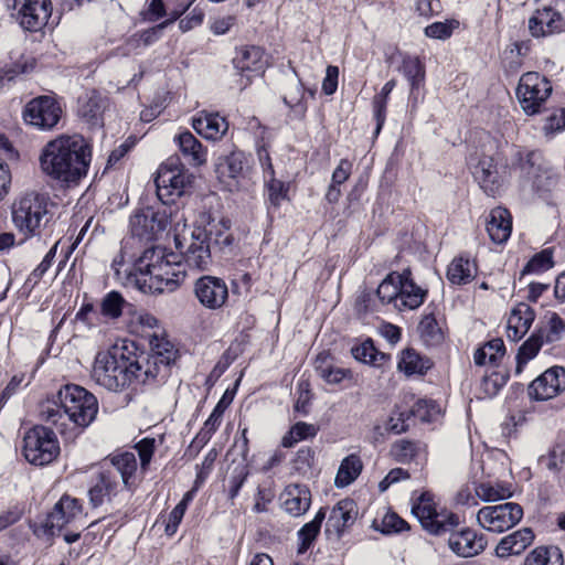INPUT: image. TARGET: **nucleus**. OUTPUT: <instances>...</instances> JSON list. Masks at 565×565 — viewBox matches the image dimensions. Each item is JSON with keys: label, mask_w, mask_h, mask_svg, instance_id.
Returning <instances> with one entry per match:
<instances>
[{"label": "nucleus", "mask_w": 565, "mask_h": 565, "mask_svg": "<svg viewBox=\"0 0 565 565\" xmlns=\"http://www.w3.org/2000/svg\"><path fill=\"white\" fill-rule=\"evenodd\" d=\"M157 351L136 353L127 345L97 353L92 371L94 381L108 391L118 392L134 382L149 384L168 376L172 358Z\"/></svg>", "instance_id": "nucleus-1"}, {"label": "nucleus", "mask_w": 565, "mask_h": 565, "mask_svg": "<svg viewBox=\"0 0 565 565\" xmlns=\"http://www.w3.org/2000/svg\"><path fill=\"white\" fill-rule=\"evenodd\" d=\"M39 160L47 178L62 188H71L86 177L92 147L81 135H61L43 147Z\"/></svg>", "instance_id": "nucleus-2"}, {"label": "nucleus", "mask_w": 565, "mask_h": 565, "mask_svg": "<svg viewBox=\"0 0 565 565\" xmlns=\"http://www.w3.org/2000/svg\"><path fill=\"white\" fill-rule=\"evenodd\" d=\"M57 401L42 409L45 420L56 427L62 435L68 423L77 428L88 427L98 413V402L94 394L83 386L66 384L57 392Z\"/></svg>", "instance_id": "nucleus-3"}, {"label": "nucleus", "mask_w": 565, "mask_h": 565, "mask_svg": "<svg viewBox=\"0 0 565 565\" xmlns=\"http://www.w3.org/2000/svg\"><path fill=\"white\" fill-rule=\"evenodd\" d=\"M171 257L175 258L173 255L166 256L159 248H148L137 259L135 270L148 277L140 286L145 292L173 291L184 279L181 264H177Z\"/></svg>", "instance_id": "nucleus-4"}, {"label": "nucleus", "mask_w": 565, "mask_h": 565, "mask_svg": "<svg viewBox=\"0 0 565 565\" xmlns=\"http://www.w3.org/2000/svg\"><path fill=\"white\" fill-rule=\"evenodd\" d=\"M46 194L30 191L21 194L11 206L12 222L19 232L26 236H36L49 222Z\"/></svg>", "instance_id": "nucleus-5"}, {"label": "nucleus", "mask_w": 565, "mask_h": 565, "mask_svg": "<svg viewBox=\"0 0 565 565\" xmlns=\"http://www.w3.org/2000/svg\"><path fill=\"white\" fill-rule=\"evenodd\" d=\"M154 183L159 200L172 204L192 188L193 175L178 157H171L159 167Z\"/></svg>", "instance_id": "nucleus-6"}, {"label": "nucleus", "mask_w": 565, "mask_h": 565, "mask_svg": "<svg viewBox=\"0 0 565 565\" xmlns=\"http://www.w3.org/2000/svg\"><path fill=\"white\" fill-rule=\"evenodd\" d=\"M60 454V445L55 433L45 426H34L23 438V455L34 466H46Z\"/></svg>", "instance_id": "nucleus-7"}, {"label": "nucleus", "mask_w": 565, "mask_h": 565, "mask_svg": "<svg viewBox=\"0 0 565 565\" xmlns=\"http://www.w3.org/2000/svg\"><path fill=\"white\" fill-rule=\"evenodd\" d=\"M62 114V106L54 95H40L24 105L22 119L35 130L51 131L57 126Z\"/></svg>", "instance_id": "nucleus-8"}, {"label": "nucleus", "mask_w": 565, "mask_h": 565, "mask_svg": "<svg viewBox=\"0 0 565 565\" xmlns=\"http://www.w3.org/2000/svg\"><path fill=\"white\" fill-rule=\"evenodd\" d=\"M551 82L537 72L524 73L516 87V97L522 110L533 116L540 114L546 99L552 94Z\"/></svg>", "instance_id": "nucleus-9"}, {"label": "nucleus", "mask_w": 565, "mask_h": 565, "mask_svg": "<svg viewBox=\"0 0 565 565\" xmlns=\"http://www.w3.org/2000/svg\"><path fill=\"white\" fill-rule=\"evenodd\" d=\"M412 513L418 519L422 526L434 535H441L454 531L459 525V516L455 513L437 512L430 492H423L412 507Z\"/></svg>", "instance_id": "nucleus-10"}, {"label": "nucleus", "mask_w": 565, "mask_h": 565, "mask_svg": "<svg viewBox=\"0 0 565 565\" xmlns=\"http://www.w3.org/2000/svg\"><path fill=\"white\" fill-rule=\"evenodd\" d=\"M207 232L195 227L190 237H175V247L184 265L191 269L207 270L213 263L211 245L206 241Z\"/></svg>", "instance_id": "nucleus-11"}, {"label": "nucleus", "mask_w": 565, "mask_h": 565, "mask_svg": "<svg viewBox=\"0 0 565 565\" xmlns=\"http://www.w3.org/2000/svg\"><path fill=\"white\" fill-rule=\"evenodd\" d=\"M521 170L524 173L522 185L525 186L526 183H530L531 190L542 198H545L558 184V174L543 160L539 151H530L526 154Z\"/></svg>", "instance_id": "nucleus-12"}, {"label": "nucleus", "mask_w": 565, "mask_h": 565, "mask_svg": "<svg viewBox=\"0 0 565 565\" xmlns=\"http://www.w3.org/2000/svg\"><path fill=\"white\" fill-rule=\"evenodd\" d=\"M523 518V509L514 502H505L497 505L484 507L477 514L478 523L487 531L502 533Z\"/></svg>", "instance_id": "nucleus-13"}, {"label": "nucleus", "mask_w": 565, "mask_h": 565, "mask_svg": "<svg viewBox=\"0 0 565 565\" xmlns=\"http://www.w3.org/2000/svg\"><path fill=\"white\" fill-rule=\"evenodd\" d=\"M6 6L15 11L20 25L31 32L41 30L51 15L50 0H6Z\"/></svg>", "instance_id": "nucleus-14"}, {"label": "nucleus", "mask_w": 565, "mask_h": 565, "mask_svg": "<svg viewBox=\"0 0 565 565\" xmlns=\"http://www.w3.org/2000/svg\"><path fill=\"white\" fill-rule=\"evenodd\" d=\"M233 66L242 77L241 86L246 87L253 75L260 74L267 66L264 50L256 45H246L236 50Z\"/></svg>", "instance_id": "nucleus-15"}, {"label": "nucleus", "mask_w": 565, "mask_h": 565, "mask_svg": "<svg viewBox=\"0 0 565 565\" xmlns=\"http://www.w3.org/2000/svg\"><path fill=\"white\" fill-rule=\"evenodd\" d=\"M565 390V370L553 366L537 376L527 387L530 398L547 401L557 396Z\"/></svg>", "instance_id": "nucleus-16"}, {"label": "nucleus", "mask_w": 565, "mask_h": 565, "mask_svg": "<svg viewBox=\"0 0 565 565\" xmlns=\"http://www.w3.org/2000/svg\"><path fill=\"white\" fill-rule=\"evenodd\" d=\"M194 294L200 303L211 310L220 309L228 298L225 281L214 276H202L195 281Z\"/></svg>", "instance_id": "nucleus-17"}, {"label": "nucleus", "mask_w": 565, "mask_h": 565, "mask_svg": "<svg viewBox=\"0 0 565 565\" xmlns=\"http://www.w3.org/2000/svg\"><path fill=\"white\" fill-rule=\"evenodd\" d=\"M564 29V18L552 4L537 8L529 19V30L534 38L559 33Z\"/></svg>", "instance_id": "nucleus-18"}, {"label": "nucleus", "mask_w": 565, "mask_h": 565, "mask_svg": "<svg viewBox=\"0 0 565 565\" xmlns=\"http://www.w3.org/2000/svg\"><path fill=\"white\" fill-rule=\"evenodd\" d=\"M102 466L114 476L115 480L120 479V484L125 489L131 490L135 487L134 479L137 471V459L134 452L125 451L110 455L103 461Z\"/></svg>", "instance_id": "nucleus-19"}, {"label": "nucleus", "mask_w": 565, "mask_h": 565, "mask_svg": "<svg viewBox=\"0 0 565 565\" xmlns=\"http://www.w3.org/2000/svg\"><path fill=\"white\" fill-rule=\"evenodd\" d=\"M130 228L134 236L150 241L166 228V218L153 209L146 207L130 217Z\"/></svg>", "instance_id": "nucleus-20"}, {"label": "nucleus", "mask_w": 565, "mask_h": 565, "mask_svg": "<svg viewBox=\"0 0 565 565\" xmlns=\"http://www.w3.org/2000/svg\"><path fill=\"white\" fill-rule=\"evenodd\" d=\"M473 178L487 195L494 198L500 194L503 180L492 157L480 158L475 167Z\"/></svg>", "instance_id": "nucleus-21"}, {"label": "nucleus", "mask_w": 565, "mask_h": 565, "mask_svg": "<svg viewBox=\"0 0 565 565\" xmlns=\"http://www.w3.org/2000/svg\"><path fill=\"white\" fill-rule=\"evenodd\" d=\"M448 540L452 552L461 557H471L481 553L487 546V540L482 534L478 535L473 530L463 529L458 532L450 531Z\"/></svg>", "instance_id": "nucleus-22"}, {"label": "nucleus", "mask_w": 565, "mask_h": 565, "mask_svg": "<svg viewBox=\"0 0 565 565\" xmlns=\"http://www.w3.org/2000/svg\"><path fill=\"white\" fill-rule=\"evenodd\" d=\"M120 490V481L115 480L114 476L106 471L103 466L92 480L88 490L89 502L94 508L100 507L105 500H110Z\"/></svg>", "instance_id": "nucleus-23"}, {"label": "nucleus", "mask_w": 565, "mask_h": 565, "mask_svg": "<svg viewBox=\"0 0 565 565\" xmlns=\"http://www.w3.org/2000/svg\"><path fill=\"white\" fill-rule=\"evenodd\" d=\"M358 516V507L352 499L339 501L331 510L327 521V532L334 530L340 537L347 527L353 525Z\"/></svg>", "instance_id": "nucleus-24"}, {"label": "nucleus", "mask_w": 565, "mask_h": 565, "mask_svg": "<svg viewBox=\"0 0 565 565\" xmlns=\"http://www.w3.org/2000/svg\"><path fill=\"white\" fill-rule=\"evenodd\" d=\"M281 500L287 513L292 516H300L310 508L311 493L303 484H289L285 488Z\"/></svg>", "instance_id": "nucleus-25"}, {"label": "nucleus", "mask_w": 565, "mask_h": 565, "mask_svg": "<svg viewBox=\"0 0 565 565\" xmlns=\"http://www.w3.org/2000/svg\"><path fill=\"white\" fill-rule=\"evenodd\" d=\"M192 127L205 139L217 140L227 131L228 124L218 114L201 111L192 119Z\"/></svg>", "instance_id": "nucleus-26"}, {"label": "nucleus", "mask_w": 565, "mask_h": 565, "mask_svg": "<svg viewBox=\"0 0 565 565\" xmlns=\"http://www.w3.org/2000/svg\"><path fill=\"white\" fill-rule=\"evenodd\" d=\"M486 228L493 243L502 244L507 242L512 231L510 212L501 206L492 209L487 218Z\"/></svg>", "instance_id": "nucleus-27"}, {"label": "nucleus", "mask_w": 565, "mask_h": 565, "mask_svg": "<svg viewBox=\"0 0 565 565\" xmlns=\"http://www.w3.org/2000/svg\"><path fill=\"white\" fill-rule=\"evenodd\" d=\"M174 141L190 166L200 167L206 163V150L189 130L177 135Z\"/></svg>", "instance_id": "nucleus-28"}, {"label": "nucleus", "mask_w": 565, "mask_h": 565, "mask_svg": "<svg viewBox=\"0 0 565 565\" xmlns=\"http://www.w3.org/2000/svg\"><path fill=\"white\" fill-rule=\"evenodd\" d=\"M108 105L106 97L92 90L79 100L78 114L92 126L103 125V114Z\"/></svg>", "instance_id": "nucleus-29"}, {"label": "nucleus", "mask_w": 565, "mask_h": 565, "mask_svg": "<svg viewBox=\"0 0 565 565\" xmlns=\"http://www.w3.org/2000/svg\"><path fill=\"white\" fill-rule=\"evenodd\" d=\"M533 540V531L530 527H523L501 539L495 547V554L499 557H508L512 554L518 555L522 553Z\"/></svg>", "instance_id": "nucleus-30"}, {"label": "nucleus", "mask_w": 565, "mask_h": 565, "mask_svg": "<svg viewBox=\"0 0 565 565\" xmlns=\"http://www.w3.org/2000/svg\"><path fill=\"white\" fill-rule=\"evenodd\" d=\"M433 366L428 358L422 356L415 349H405L397 363L398 371L407 376L415 374L423 375Z\"/></svg>", "instance_id": "nucleus-31"}, {"label": "nucleus", "mask_w": 565, "mask_h": 565, "mask_svg": "<svg viewBox=\"0 0 565 565\" xmlns=\"http://www.w3.org/2000/svg\"><path fill=\"white\" fill-rule=\"evenodd\" d=\"M399 71L407 78L411 85V96L416 98L419 88L425 81V66L418 57L405 56Z\"/></svg>", "instance_id": "nucleus-32"}, {"label": "nucleus", "mask_w": 565, "mask_h": 565, "mask_svg": "<svg viewBox=\"0 0 565 565\" xmlns=\"http://www.w3.org/2000/svg\"><path fill=\"white\" fill-rule=\"evenodd\" d=\"M73 521L62 509L56 504L53 510L46 515L44 522L34 530L36 535L54 536L61 534L63 529Z\"/></svg>", "instance_id": "nucleus-33"}, {"label": "nucleus", "mask_w": 565, "mask_h": 565, "mask_svg": "<svg viewBox=\"0 0 565 565\" xmlns=\"http://www.w3.org/2000/svg\"><path fill=\"white\" fill-rule=\"evenodd\" d=\"M226 398L227 393L223 395V397L218 401V403L212 411L209 418L205 420L202 429L195 437L196 441L205 444L211 439L212 435L216 431V429L221 425L223 414L232 401V398H230L228 401Z\"/></svg>", "instance_id": "nucleus-34"}, {"label": "nucleus", "mask_w": 565, "mask_h": 565, "mask_svg": "<svg viewBox=\"0 0 565 565\" xmlns=\"http://www.w3.org/2000/svg\"><path fill=\"white\" fill-rule=\"evenodd\" d=\"M476 273V264L462 256L455 258L447 269V278L451 284L465 285L470 282Z\"/></svg>", "instance_id": "nucleus-35"}, {"label": "nucleus", "mask_w": 565, "mask_h": 565, "mask_svg": "<svg viewBox=\"0 0 565 565\" xmlns=\"http://www.w3.org/2000/svg\"><path fill=\"white\" fill-rule=\"evenodd\" d=\"M230 221L222 218L216 224H209L206 241L211 245L212 243L217 246L221 250L231 248L234 243V237L230 232Z\"/></svg>", "instance_id": "nucleus-36"}, {"label": "nucleus", "mask_w": 565, "mask_h": 565, "mask_svg": "<svg viewBox=\"0 0 565 565\" xmlns=\"http://www.w3.org/2000/svg\"><path fill=\"white\" fill-rule=\"evenodd\" d=\"M524 565H564V561L558 547L539 546L525 557Z\"/></svg>", "instance_id": "nucleus-37"}, {"label": "nucleus", "mask_w": 565, "mask_h": 565, "mask_svg": "<svg viewBox=\"0 0 565 565\" xmlns=\"http://www.w3.org/2000/svg\"><path fill=\"white\" fill-rule=\"evenodd\" d=\"M217 163V172L228 178H238L245 168L246 157L243 151L234 150L230 154L220 157Z\"/></svg>", "instance_id": "nucleus-38"}, {"label": "nucleus", "mask_w": 565, "mask_h": 565, "mask_svg": "<svg viewBox=\"0 0 565 565\" xmlns=\"http://www.w3.org/2000/svg\"><path fill=\"white\" fill-rule=\"evenodd\" d=\"M361 470L362 461L359 456L350 455L345 457L338 469L335 486L339 488L349 486L359 477Z\"/></svg>", "instance_id": "nucleus-39"}, {"label": "nucleus", "mask_w": 565, "mask_h": 565, "mask_svg": "<svg viewBox=\"0 0 565 565\" xmlns=\"http://www.w3.org/2000/svg\"><path fill=\"white\" fill-rule=\"evenodd\" d=\"M420 339L427 347H437L443 343L445 335L434 316H424L418 324Z\"/></svg>", "instance_id": "nucleus-40"}, {"label": "nucleus", "mask_w": 565, "mask_h": 565, "mask_svg": "<svg viewBox=\"0 0 565 565\" xmlns=\"http://www.w3.org/2000/svg\"><path fill=\"white\" fill-rule=\"evenodd\" d=\"M398 288L401 289L398 299L401 310L404 308L411 310L418 308L427 296V290L417 286L414 281H408L405 285L398 286Z\"/></svg>", "instance_id": "nucleus-41"}, {"label": "nucleus", "mask_w": 565, "mask_h": 565, "mask_svg": "<svg viewBox=\"0 0 565 565\" xmlns=\"http://www.w3.org/2000/svg\"><path fill=\"white\" fill-rule=\"evenodd\" d=\"M352 355L355 360L367 363L374 366H382L388 356L382 352H379L373 341L367 339L359 345H355L351 350Z\"/></svg>", "instance_id": "nucleus-42"}, {"label": "nucleus", "mask_w": 565, "mask_h": 565, "mask_svg": "<svg viewBox=\"0 0 565 565\" xmlns=\"http://www.w3.org/2000/svg\"><path fill=\"white\" fill-rule=\"evenodd\" d=\"M326 518V509L321 508L313 520L306 523L299 531L298 537L300 540L299 553H303L307 551L312 542L316 540L317 535L320 532L321 524Z\"/></svg>", "instance_id": "nucleus-43"}, {"label": "nucleus", "mask_w": 565, "mask_h": 565, "mask_svg": "<svg viewBox=\"0 0 565 565\" xmlns=\"http://www.w3.org/2000/svg\"><path fill=\"white\" fill-rule=\"evenodd\" d=\"M303 85L300 78L292 79L284 89L282 100L291 109H295L300 115H305L307 107L302 103Z\"/></svg>", "instance_id": "nucleus-44"}, {"label": "nucleus", "mask_w": 565, "mask_h": 565, "mask_svg": "<svg viewBox=\"0 0 565 565\" xmlns=\"http://www.w3.org/2000/svg\"><path fill=\"white\" fill-rule=\"evenodd\" d=\"M396 278V271L390 273L377 287L376 295L382 303H394V307L401 310L398 303L401 289Z\"/></svg>", "instance_id": "nucleus-45"}, {"label": "nucleus", "mask_w": 565, "mask_h": 565, "mask_svg": "<svg viewBox=\"0 0 565 565\" xmlns=\"http://www.w3.org/2000/svg\"><path fill=\"white\" fill-rule=\"evenodd\" d=\"M420 451V444L408 439L396 440L392 446L390 454L396 462L408 463L413 461Z\"/></svg>", "instance_id": "nucleus-46"}, {"label": "nucleus", "mask_w": 565, "mask_h": 565, "mask_svg": "<svg viewBox=\"0 0 565 565\" xmlns=\"http://www.w3.org/2000/svg\"><path fill=\"white\" fill-rule=\"evenodd\" d=\"M543 344V337L540 333H533L519 349L516 354V373H521L523 366L533 359Z\"/></svg>", "instance_id": "nucleus-47"}, {"label": "nucleus", "mask_w": 565, "mask_h": 565, "mask_svg": "<svg viewBox=\"0 0 565 565\" xmlns=\"http://www.w3.org/2000/svg\"><path fill=\"white\" fill-rule=\"evenodd\" d=\"M128 302L118 291L107 292L100 302V313L111 320L118 319L122 315L124 307Z\"/></svg>", "instance_id": "nucleus-48"}, {"label": "nucleus", "mask_w": 565, "mask_h": 565, "mask_svg": "<svg viewBox=\"0 0 565 565\" xmlns=\"http://www.w3.org/2000/svg\"><path fill=\"white\" fill-rule=\"evenodd\" d=\"M534 319L535 311L529 305L520 302L511 311L508 323L511 324L512 328H516L520 330L524 329V331L527 332Z\"/></svg>", "instance_id": "nucleus-49"}, {"label": "nucleus", "mask_w": 565, "mask_h": 565, "mask_svg": "<svg viewBox=\"0 0 565 565\" xmlns=\"http://www.w3.org/2000/svg\"><path fill=\"white\" fill-rule=\"evenodd\" d=\"M554 266L553 250L545 248L540 253L535 254L524 266L522 275L541 273L547 270Z\"/></svg>", "instance_id": "nucleus-50"}, {"label": "nucleus", "mask_w": 565, "mask_h": 565, "mask_svg": "<svg viewBox=\"0 0 565 565\" xmlns=\"http://www.w3.org/2000/svg\"><path fill=\"white\" fill-rule=\"evenodd\" d=\"M57 245L55 244L44 256L43 260L39 264V266L29 275L25 280V286H30V288H34L35 285L41 280L43 275L51 267L53 259L56 254Z\"/></svg>", "instance_id": "nucleus-51"}, {"label": "nucleus", "mask_w": 565, "mask_h": 565, "mask_svg": "<svg viewBox=\"0 0 565 565\" xmlns=\"http://www.w3.org/2000/svg\"><path fill=\"white\" fill-rule=\"evenodd\" d=\"M565 129V108L557 109L545 119L543 131L545 136H554Z\"/></svg>", "instance_id": "nucleus-52"}, {"label": "nucleus", "mask_w": 565, "mask_h": 565, "mask_svg": "<svg viewBox=\"0 0 565 565\" xmlns=\"http://www.w3.org/2000/svg\"><path fill=\"white\" fill-rule=\"evenodd\" d=\"M268 199L270 203L278 206L280 202L287 196V188L284 182L276 180L275 177H268L267 180Z\"/></svg>", "instance_id": "nucleus-53"}, {"label": "nucleus", "mask_w": 565, "mask_h": 565, "mask_svg": "<svg viewBox=\"0 0 565 565\" xmlns=\"http://www.w3.org/2000/svg\"><path fill=\"white\" fill-rule=\"evenodd\" d=\"M458 22H435L425 28V34L428 38L445 40L448 39Z\"/></svg>", "instance_id": "nucleus-54"}, {"label": "nucleus", "mask_w": 565, "mask_h": 565, "mask_svg": "<svg viewBox=\"0 0 565 565\" xmlns=\"http://www.w3.org/2000/svg\"><path fill=\"white\" fill-rule=\"evenodd\" d=\"M408 529V524L396 513H388L383 518L382 532L385 534L399 533Z\"/></svg>", "instance_id": "nucleus-55"}, {"label": "nucleus", "mask_w": 565, "mask_h": 565, "mask_svg": "<svg viewBox=\"0 0 565 565\" xmlns=\"http://www.w3.org/2000/svg\"><path fill=\"white\" fill-rule=\"evenodd\" d=\"M385 430L394 435H399L408 430V424L403 423V415L398 413V407H395L390 417L385 420Z\"/></svg>", "instance_id": "nucleus-56"}, {"label": "nucleus", "mask_w": 565, "mask_h": 565, "mask_svg": "<svg viewBox=\"0 0 565 565\" xmlns=\"http://www.w3.org/2000/svg\"><path fill=\"white\" fill-rule=\"evenodd\" d=\"M136 450L138 451L141 468L146 469L151 461L154 451V439L153 438H143L136 445Z\"/></svg>", "instance_id": "nucleus-57"}, {"label": "nucleus", "mask_w": 565, "mask_h": 565, "mask_svg": "<svg viewBox=\"0 0 565 565\" xmlns=\"http://www.w3.org/2000/svg\"><path fill=\"white\" fill-rule=\"evenodd\" d=\"M548 328L546 341L555 342L561 338V333L565 331V322L556 312H552L548 319Z\"/></svg>", "instance_id": "nucleus-58"}, {"label": "nucleus", "mask_w": 565, "mask_h": 565, "mask_svg": "<svg viewBox=\"0 0 565 565\" xmlns=\"http://www.w3.org/2000/svg\"><path fill=\"white\" fill-rule=\"evenodd\" d=\"M185 511L186 510L183 508V504H177L173 508V510L169 514L168 522L164 529L167 535L172 536L173 534H175Z\"/></svg>", "instance_id": "nucleus-59"}, {"label": "nucleus", "mask_w": 565, "mask_h": 565, "mask_svg": "<svg viewBox=\"0 0 565 565\" xmlns=\"http://www.w3.org/2000/svg\"><path fill=\"white\" fill-rule=\"evenodd\" d=\"M339 68L338 66L329 65L326 71V77L322 82V92L326 95H332L338 88Z\"/></svg>", "instance_id": "nucleus-60"}, {"label": "nucleus", "mask_w": 565, "mask_h": 565, "mask_svg": "<svg viewBox=\"0 0 565 565\" xmlns=\"http://www.w3.org/2000/svg\"><path fill=\"white\" fill-rule=\"evenodd\" d=\"M476 494L483 501H494L498 499H503L505 493L490 483H480L476 488Z\"/></svg>", "instance_id": "nucleus-61"}, {"label": "nucleus", "mask_w": 565, "mask_h": 565, "mask_svg": "<svg viewBox=\"0 0 565 565\" xmlns=\"http://www.w3.org/2000/svg\"><path fill=\"white\" fill-rule=\"evenodd\" d=\"M56 505L62 509L71 519H75L82 512L81 504L77 499L63 495Z\"/></svg>", "instance_id": "nucleus-62"}, {"label": "nucleus", "mask_w": 565, "mask_h": 565, "mask_svg": "<svg viewBox=\"0 0 565 565\" xmlns=\"http://www.w3.org/2000/svg\"><path fill=\"white\" fill-rule=\"evenodd\" d=\"M248 472L245 470V468H242L239 470L235 469L234 473L231 476L228 490V497L231 500L236 498L239 493V490L243 487Z\"/></svg>", "instance_id": "nucleus-63"}, {"label": "nucleus", "mask_w": 565, "mask_h": 565, "mask_svg": "<svg viewBox=\"0 0 565 565\" xmlns=\"http://www.w3.org/2000/svg\"><path fill=\"white\" fill-rule=\"evenodd\" d=\"M351 170L352 163L347 159H342L332 173L331 183L340 186L344 181L349 179Z\"/></svg>", "instance_id": "nucleus-64"}]
</instances>
